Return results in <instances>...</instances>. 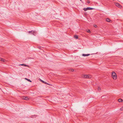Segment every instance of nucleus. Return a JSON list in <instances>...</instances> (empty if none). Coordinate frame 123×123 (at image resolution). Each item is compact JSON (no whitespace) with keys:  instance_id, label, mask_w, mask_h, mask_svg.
I'll return each instance as SVG.
<instances>
[{"instance_id":"obj_5","label":"nucleus","mask_w":123,"mask_h":123,"mask_svg":"<svg viewBox=\"0 0 123 123\" xmlns=\"http://www.w3.org/2000/svg\"><path fill=\"white\" fill-rule=\"evenodd\" d=\"M22 98L26 100H28L29 99L27 97H23Z\"/></svg>"},{"instance_id":"obj_15","label":"nucleus","mask_w":123,"mask_h":123,"mask_svg":"<svg viewBox=\"0 0 123 123\" xmlns=\"http://www.w3.org/2000/svg\"><path fill=\"white\" fill-rule=\"evenodd\" d=\"M120 110L121 111H123V106L121 107L120 109Z\"/></svg>"},{"instance_id":"obj_22","label":"nucleus","mask_w":123,"mask_h":123,"mask_svg":"<svg viewBox=\"0 0 123 123\" xmlns=\"http://www.w3.org/2000/svg\"><path fill=\"white\" fill-rule=\"evenodd\" d=\"M25 79H26V80H27V79H27L26 78H25Z\"/></svg>"},{"instance_id":"obj_18","label":"nucleus","mask_w":123,"mask_h":123,"mask_svg":"<svg viewBox=\"0 0 123 123\" xmlns=\"http://www.w3.org/2000/svg\"><path fill=\"white\" fill-rule=\"evenodd\" d=\"M27 80L28 81H29V82H32L29 79H27Z\"/></svg>"},{"instance_id":"obj_8","label":"nucleus","mask_w":123,"mask_h":123,"mask_svg":"<svg viewBox=\"0 0 123 123\" xmlns=\"http://www.w3.org/2000/svg\"><path fill=\"white\" fill-rule=\"evenodd\" d=\"M106 21L107 22H112V21L111 20L108 18L106 19Z\"/></svg>"},{"instance_id":"obj_12","label":"nucleus","mask_w":123,"mask_h":123,"mask_svg":"<svg viewBox=\"0 0 123 123\" xmlns=\"http://www.w3.org/2000/svg\"><path fill=\"white\" fill-rule=\"evenodd\" d=\"M116 5L118 7H119L120 6V5L118 3H116Z\"/></svg>"},{"instance_id":"obj_13","label":"nucleus","mask_w":123,"mask_h":123,"mask_svg":"<svg viewBox=\"0 0 123 123\" xmlns=\"http://www.w3.org/2000/svg\"><path fill=\"white\" fill-rule=\"evenodd\" d=\"M74 38L77 39L78 38V36L77 35H75L74 36Z\"/></svg>"},{"instance_id":"obj_3","label":"nucleus","mask_w":123,"mask_h":123,"mask_svg":"<svg viewBox=\"0 0 123 123\" xmlns=\"http://www.w3.org/2000/svg\"><path fill=\"white\" fill-rule=\"evenodd\" d=\"M28 32L29 33H31V34H32L34 35H35V34H36V31H29Z\"/></svg>"},{"instance_id":"obj_19","label":"nucleus","mask_w":123,"mask_h":123,"mask_svg":"<svg viewBox=\"0 0 123 123\" xmlns=\"http://www.w3.org/2000/svg\"><path fill=\"white\" fill-rule=\"evenodd\" d=\"M87 2L88 3H90V1L89 0L87 1Z\"/></svg>"},{"instance_id":"obj_6","label":"nucleus","mask_w":123,"mask_h":123,"mask_svg":"<svg viewBox=\"0 0 123 123\" xmlns=\"http://www.w3.org/2000/svg\"><path fill=\"white\" fill-rule=\"evenodd\" d=\"M40 80L41 81H42V82H43V83L44 84L48 85H50L48 83H47L46 82L41 80V79H40Z\"/></svg>"},{"instance_id":"obj_14","label":"nucleus","mask_w":123,"mask_h":123,"mask_svg":"<svg viewBox=\"0 0 123 123\" xmlns=\"http://www.w3.org/2000/svg\"><path fill=\"white\" fill-rule=\"evenodd\" d=\"M69 70V71H71L72 72H73L74 71V69H70Z\"/></svg>"},{"instance_id":"obj_1","label":"nucleus","mask_w":123,"mask_h":123,"mask_svg":"<svg viewBox=\"0 0 123 123\" xmlns=\"http://www.w3.org/2000/svg\"><path fill=\"white\" fill-rule=\"evenodd\" d=\"M117 75L115 73L113 72L112 74V77L114 80H116L117 78Z\"/></svg>"},{"instance_id":"obj_4","label":"nucleus","mask_w":123,"mask_h":123,"mask_svg":"<svg viewBox=\"0 0 123 123\" xmlns=\"http://www.w3.org/2000/svg\"><path fill=\"white\" fill-rule=\"evenodd\" d=\"M84 77L86 78H91V76L89 75H84Z\"/></svg>"},{"instance_id":"obj_16","label":"nucleus","mask_w":123,"mask_h":123,"mask_svg":"<svg viewBox=\"0 0 123 123\" xmlns=\"http://www.w3.org/2000/svg\"><path fill=\"white\" fill-rule=\"evenodd\" d=\"M101 89H100V87H98V91H99V92H100V90Z\"/></svg>"},{"instance_id":"obj_20","label":"nucleus","mask_w":123,"mask_h":123,"mask_svg":"<svg viewBox=\"0 0 123 123\" xmlns=\"http://www.w3.org/2000/svg\"><path fill=\"white\" fill-rule=\"evenodd\" d=\"M94 27H95V28H96L97 27V26L96 25H95L94 26Z\"/></svg>"},{"instance_id":"obj_11","label":"nucleus","mask_w":123,"mask_h":123,"mask_svg":"<svg viewBox=\"0 0 123 123\" xmlns=\"http://www.w3.org/2000/svg\"><path fill=\"white\" fill-rule=\"evenodd\" d=\"M118 101L119 102H122L123 101V100L121 99H118Z\"/></svg>"},{"instance_id":"obj_23","label":"nucleus","mask_w":123,"mask_h":123,"mask_svg":"<svg viewBox=\"0 0 123 123\" xmlns=\"http://www.w3.org/2000/svg\"><path fill=\"white\" fill-rule=\"evenodd\" d=\"M39 49H40V48H41V47H39Z\"/></svg>"},{"instance_id":"obj_9","label":"nucleus","mask_w":123,"mask_h":123,"mask_svg":"<svg viewBox=\"0 0 123 123\" xmlns=\"http://www.w3.org/2000/svg\"><path fill=\"white\" fill-rule=\"evenodd\" d=\"M19 66H27L29 67V65H26L25 64H20L19 65Z\"/></svg>"},{"instance_id":"obj_7","label":"nucleus","mask_w":123,"mask_h":123,"mask_svg":"<svg viewBox=\"0 0 123 123\" xmlns=\"http://www.w3.org/2000/svg\"><path fill=\"white\" fill-rule=\"evenodd\" d=\"M90 54H83L82 55L84 56H88L90 55Z\"/></svg>"},{"instance_id":"obj_17","label":"nucleus","mask_w":123,"mask_h":123,"mask_svg":"<svg viewBox=\"0 0 123 123\" xmlns=\"http://www.w3.org/2000/svg\"><path fill=\"white\" fill-rule=\"evenodd\" d=\"M87 32L88 33H90L91 32V31H90V30H88L87 31Z\"/></svg>"},{"instance_id":"obj_2","label":"nucleus","mask_w":123,"mask_h":123,"mask_svg":"<svg viewBox=\"0 0 123 123\" xmlns=\"http://www.w3.org/2000/svg\"><path fill=\"white\" fill-rule=\"evenodd\" d=\"M94 9V8L90 7H87L86 8H84L83 9V10L85 11H86L87 10H92Z\"/></svg>"},{"instance_id":"obj_21","label":"nucleus","mask_w":123,"mask_h":123,"mask_svg":"<svg viewBox=\"0 0 123 123\" xmlns=\"http://www.w3.org/2000/svg\"><path fill=\"white\" fill-rule=\"evenodd\" d=\"M80 1H81V2H82V0H80Z\"/></svg>"},{"instance_id":"obj_10","label":"nucleus","mask_w":123,"mask_h":123,"mask_svg":"<svg viewBox=\"0 0 123 123\" xmlns=\"http://www.w3.org/2000/svg\"><path fill=\"white\" fill-rule=\"evenodd\" d=\"M5 60L3 58H0V61L2 62H4L5 61Z\"/></svg>"}]
</instances>
